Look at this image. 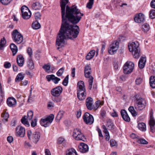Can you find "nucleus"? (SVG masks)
Instances as JSON below:
<instances>
[{"instance_id": "f257e3e1", "label": "nucleus", "mask_w": 155, "mask_h": 155, "mask_svg": "<svg viewBox=\"0 0 155 155\" xmlns=\"http://www.w3.org/2000/svg\"><path fill=\"white\" fill-rule=\"evenodd\" d=\"M68 0H60V6L61 10L62 23L60 29L56 40V45L61 47L64 44V39H71L76 38L79 33V29L77 25L70 24V22L73 24H76L80 21L84 14L81 13L76 6L71 7L66 6V15L65 8Z\"/></svg>"}, {"instance_id": "f03ea898", "label": "nucleus", "mask_w": 155, "mask_h": 155, "mask_svg": "<svg viewBox=\"0 0 155 155\" xmlns=\"http://www.w3.org/2000/svg\"><path fill=\"white\" fill-rule=\"evenodd\" d=\"M139 45V44L137 41L129 43L128 45L129 51L132 52L134 57L135 58H138L140 56Z\"/></svg>"}, {"instance_id": "7ed1b4c3", "label": "nucleus", "mask_w": 155, "mask_h": 155, "mask_svg": "<svg viewBox=\"0 0 155 155\" xmlns=\"http://www.w3.org/2000/svg\"><path fill=\"white\" fill-rule=\"evenodd\" d=\"M85 88L83 81H80L78 83L77 91V97L80 100L85 99L86 95L85 94Z\"/></svg>"}, {"instance_id": "20e7f679", "label": "nucleus", "mask_w": 155, "mask_h": 155, "mask_svg": "<svg viewBox=\"0 0 155 155\" xmlns=\"http://www.w3.org/2000/svg\"><path fill=\"white\" fill-rule=\"evenodd\" d=\"M134 102L135 108L140 110H143L146 106V101L145 99L141 97L137 98Z\"/></svg>"}, {"instance_id": "39448f33", "label": "nucleus", "mask_w": 155, "mask_h": 155, "mask_svg": "<svg viewBox=\"0 0 155 155\" xmlns=\"http://www.w3.org/2000/svg\"><path fill=\"white\" fill-rule=\"evenodd\" d=\"M12 35L13 41L16 44H20L23 41V36L18 30L15 29L12 32Z\"/></svg>"}, {"instance_id": "423d86ee", "label": "nucleus", "mask_w": 155, "mask_h": 155, "mask_svg": "<svg viewBox=\"0 0 155 155\" xmlns=\"http://www.w3.org/2000/svg\"><path fill=\"white\" fill-rule=\"evenodd\" d=\"M54 118L53 114H51L45 118H42L40 120V123L41 125L45 127L49 126L53 121Z\"/></svg>"}, {"instance_id": "0eeeda50", "label": "nucleus", "mask_w": 155, "mask_h": 155, "mask_svg": "<svg viewBox=\"0 0 155 155\" xmlns=\"http://www.w3.org/2000/svg\"><path fill=\"white\" fill-rule=\"evenodd\" d=\"M73 136L76 140L85 141L86 138L84 134L81 133V130L79 128L75 129L73 131Z\"/></svg>"}, {"instance_id": "6e6552de", "label": "nucleus", "mask_w": 155, "mask_h": 155, "mask_svg": "<svg viewBox=\"0 0 155 155\" xmlns=\"http://www.w3.org/2000/svg\"><path fill=\"white\" fill-rule=\"evenodd\" d=\"M134 68V63L130 61H127L123 67L124 72V74H128L132 72Z\"/></svg>"}, {"instance_id": "1a4fd4ad", "label": "nucleus", "mask_w": 155, "mask_h": 155, "mask_svg": "<svg viewBox=\"0 0 155 155\" xmlns=\"http://www.w3.org/2000/svg\"><path fill=\"white\" fill-rule=\"evenodd\" d=\"M83 118L84 121L87 124H91L94 121L93 116L88 113H86L83 115Z\"/></svg>"}, {"instance_id": "9d476101", "label": "nucleus", "mask_w": 155, "mask_h": 155, "mask_svg": "<svg viewBox=\"0 0 155 155\" xmlns=\"http://www.w3.org/2000/svg\"><path fill=\"white\" fill-rule=\"evenodd\" d=\"M119 45V43L117 41H115V43H112L108 49L109 53L110 54H114L118 48Z\"/></svg>"}, {"instance_id": "9b49d317", "label": "nucleus", "mask_w": 155, "mask_h": 155, "mask_svg": "<svg viewBox=\"0 0 155 155\" xmlns=\"http://www.w3.org/2000/svg\"><path fill=\"white\" fill-rule=\"evenodd\" d=\"M62 87L61 86H58L52 89L51 91V93L54 97H58L62 93Z\"/></svg>"}, {"instance_id": "f8f14e48", "label": "nucleus", "mask_w": 155, "mask_h": 155, "mask_svg": "<svg viewBox=\"0 0 155 155\" xmlns=\"http://www.w3.org/2000/svg\"><path fill=\"white\" fill-rule=\"evenodd\" d=\"M144 19V15L142 13L136 14L134 18L135 21L137 23L143 22Z\"/></svg>"}, {"instance_id": "ddd939ff", "label": "nucleus", "mask_w": 155, "mask_h": 155, "mask_svg": "<svg viewBox=\"0 0 155 155\" xmlns=\"http://www.w3.org/2000/svg\"><path fill=\"white\" fill-rule=\"evenodd\" d=\"M93 99L92 98L89 97L86 99V106L89 110H91L93 109Z\"/></svg>"}, {"instance_id": "4468645a", "label": "nucleus", "mask_w": 155, "mask_h": 155, "mask_svg": "<svg viewBox=\"0 0 155 155\" xmlns=\"http://www.w3.org/2000/svg\"><path fill=\"white\" fill-rule=\"evenodd\" d=\"M16 130H18L17 131V136L23 137L25 134V128L21 126H18L16 128Z\"/></svg>"}, {"instance_id": "2eb2a0df", "label": "nucleus", "mask_w": 155, "mask_h": 155, "mask_svg": "<svg viewBox=\"0 0 155 155\" xmlns=\"http://www.w3.org/2000/svg\"><path fill=\"white\" fill-rule=\"evenodd\" d=\"M78 147L81 152L85 153L88 151L89 147L88 146L84 143H81Z\"/></svg>"}, {"instance_id": "dca6fc26", "label": "nucleus", "mask_w": 155, "mask_h": 155, "mask_svg": "<svg viewBox=\"0 0 155 155\" xmlns=\"http://www.w3.org/2000/svg\"><path fill=\"white\" fill-rule=\"evenodd\" d=\"M41 136L40 133L38 132H35L33 133L32 140L35 143H37L39 140Z\"/></svg>"}, {"instance_id": "f3484780", "label": "nucleus", "mask_w": 155, "mask_h": 155, "mask_svg": "<svg viewBox=\"0 0 155 155\" xmlns=\"http://www.w3.org/2000/svg\"><path fill=\"white\" fill-rule=\"evenodd\" d=\"M7 103L9 107H13L16 104V101L14 98L10 97L7 99Z\"/></svg>"}, {"instance_id": "a211bd4d", "label": "nucleus", "mask_w": 155, "mask_h": 155, "mask_svg": "<svg viewBox=\"0 0 155 155\" xmlns=\"http://www.w3.org/2000/svg\"><path fill=\"white\" fill-rule=\"evenodd\" d=\"M121 115L123 119L126 121L129 122L130 118L126 111L125 110H122L120 111Z\"/></svg>"}, {"instance_id": "6ab92c4d", "label": "nucleus", "mask_w": 155, "mask_h": 155, "mask_svg": "<svg viewBox=\"0 0 155 155\" xmlns=\"http://www.w3.org/2000/svg\"><path fill=\"white\" fill-rule=\"evenodd\" d=\"M17 62L18 65L20 67H22L23 66L24 59L22 55L21 54H18L17 55Z\"/></svg>"}, {"instance_id": "aec40b11", "label": "nucleus", "mask_w": 155, "mask_h": 155, "mask_svg": "<svg viewBox=\"0 0 155 155\" xmlns=\"http://www.w3.org/2000/svg\"><path fill=\"white\" fill-rule=\"evenodd\" d=\"M146 61V59L145 57H141L140 59L138 62L139 67L140 68H143L145 66Z\"/></svg>"}, {"instance_id": "412c9836", "label": "nucleus", "mask_w": 155, "mask_h": 155, "mask_svg": "<svg viewBox=\"0 0 155 155\" xmlns=\"http://www.w3.org/2000/svg\"><path fill=\"white\" fill-rule=\"evenodd\" d=\"M10 48L12 52L13 55L15 56L16 54L18 51L17 47L15 44L12 43L10 45Z\"/></svg>"}, {"instance_id": "4be33fe9", "label": "nucleus", "mask_w": 155, "mask_h": 155, "mask_svg": "<svg viewBox=\"0 0 155 155\" xmlns=\"http://www.w3.org/2000/svg\"><path fill=\"white\" fill-rule=\"evenodd\" d=\"M31 7L33 10H38L41 9V5L39 2H36L32 4Z\"/></svg>"}, {"instance_id": "5701e85b", "label": "nucleus", "mask_w": 155, "mask_h": 155, "mask_svg": "<svg viewBox=\"0 0 155 155\" xmlns=\"http://www.w3.org/2000/svg\"><path fill=\"white\" fill-rule=\"evenodd\" d=\"M102 127L103 129L104 132L105 134V139L107 141H108L110 140V137L107 129L104 125L102 126Z\"/></svg>"}, {"instance_id": "b1692460", "label": "nucleus", "mask_w": 155, "mask_h": 155, "mask_svg": "<svg viewBox=\"0 0 155 155\" xmlns=\"http://www.w3.org/2000/svg\"><path fill=\"white\" fill-rule=\"evenodd\" d=\"M149 80L150 86L153 88H155V76H151Z\"/></svg>"}, {"instance_id": "393cba45", "label": "nucleus", "mask_w": 155, "mask_h": 155, "mask_svg": "<svg viewBox=\"0 0 155 155\" xmlns=\"http://www.w3.org/2000/svg\"><path fill=\"white\" fill-rule=\"evenodd\" d=\"M26 117V116H24L21 119V121L22 124L25 126L28 127L30 126V124L27 119Z\"/></svg>"}, {"instance_id": "a878e982", "label": "nucleus", "mask_w": 155, "mask_h": 155, "mask_svg": "<svg viewBox=\"0 0 155 155\" xmlns=\"http://www.w3.org/2000/svg\"><path fill=\"white\" fill-rule=\"evenodd\" d=\"M25 77V74L21 72L19 73L15 79V82H19L22 80Z\"/></svg>"}, {"instance_id": "bb28decb", "label": "nucleus", "mask_w": 155, "mask_h": 155, "mask_svg": "<svg viewBox=\"0 0 155 155\" xmlns=\"http://www.w3.org/2000/svg\"><path fill=\"white\" fill-rule=\"evenodd\" d=\"M41 27V25L38 21H36L33 22L32 24V27L33 29H38L40 28Z\"/></svg>"}, {"instance_id": "cd10ccee", "label": "nucleus", "mask_w": 155, "mask_h": 155, "mask_svg": "<svg viewBox=\"0 0 155 155\" xmlns=\"http://www.w3.org/2000/svg\"><path fill=\"white\" fill-rule=\"evenodd\" d=\"M64 111L63 110H60L58 113L55 119L57 121H59L63 117Z\"/></svg>"}, {"instance_id": "c85d7f7f", "label": "nucleus", "mask_w": 155, "mask_h": 155, "mask_svg": "<svg viewBox=\"0 0 155 155\" xmlns=\"http://www.w3.org/2000/svg\"><path fill=\"white\" fill-rule=\"evenodd\" d=\"M106 126L109 130H112L114 128V125L110 120H108L107 121Z\"/></svg>"}, {"instance_id": "c756f323", "label": "nucleus", "mask_w": 155, "mask_h": 155, "mask_svg": "<svg viewBox=\"0 0 155 155\" xmlns=\"http://www.w3.org/2000/svg\"><path fill=\"white\" fill-rule=\"evenodd\" d=\"M28 66L30 69H33L34 68V65L31 58H30L27 62Z\"/></svg>"}, {"instance_id": "7c9ffc66", "label": "nucleus", "mask_w": 155, "mask_h": 155, "mask_svg": "<svg viewBox=\"0 0 155 155\" xmlns=\"http://www.w3.org/2000/svg\"><path fill=\"white\" fill-rule=\"evenodd\" d=\"M66 155H78V154L75 149L71 148L68 150Z\"/></svg>"}, {"instance_id": "2f4dec72", "label": "nucleus", "mask_w": 155, "mask_h": 155, "mask_svg": "<svg viewBox=\"0 0 155 155\" xmlns=\"http://www.w3.org/2000/svg\"><path fill=\"white\" fill-rule=\"evenodd\" d=\"M138 127L139 129L142 131L146 130V125L144 123H141L138 124Z\"/></svg>"}, {"instance_id": "473e14b6", "label": "nucleus", "mask_w": 155, "mask_h": 155, "mask_svg": "<svg viewBox=\"0 0 155 155\" xmlns=\"http://www.w3.org/2000/svg\"><path fill=\"white\" fill-rule=\"evenodd\" d=\"M21 14L23 13H27L31 12L28 8L26 6L24 5L21 8Z\"/></svg>"}, {"instance_id": "72a5a7b5", "label": "nucleus", "mask_w": 155, "mask_h": 155, "mask_svg": "<svg viewBox=\"0 0 155 155\" xmlns=\"http://www.w3.org/2000/svg\"><path fill=\"white\" fill-rule=\"evenodd\" d=\"M136 141L138 143L141 144H147L148 143L147 141L142 138H137Z\"/></svg>"}, {"instance_id": "f704fd0d", "label": "nucleus", "mask_w": 155, "mask_h": 155, "mask_svg": "<svg viewBox=\"0 0 155 155\" xmlns=\"http://www.w3.org/2000/svg\"><path fill=\"white\" fill-rule=\"evenodd\" d=\"M128 110L133 116H135L137 115V113L134 109L133 106L130 107L128 108Z\"/></svg>"}, {"instance_id": "c9c22d12", "label": "nucleus", "mask_w": 155, "mask_h": 155, "mask_svg": "<svg viewBox=\"0 0 155 155\" xmlns=\"http://www.w3.org/2000/svg\"><path fill=\"white\" fill-rule=\"evenodd\" d=\"M22 17L25 19H28L31 16V12L27 13H26L22 14Z\"/></svg>"}, {"instance_id": "e433bc0d", "label": "nucleus", "mask_w": 155, "mask_h": 155, "mask_svg": "<svg viewBox=\"0 0 155 155\" xmlns=\"http://www.w3.org/2000/svg\"><path fill=\"white\" fill-rule=\"evenodd\" d=\"M6 43V41L5 38H2L0 41V50H2L4 45Z\"/></svg>"}, {"instance_id": "4c0bfd02", "label": "nucleus", "mask_w": 155, "mask_h": 155, "mask_svg": "<svg viewBox=\"0 0 155 155\" xmlns=\"http://www.w3.org/2000/svg\"><path fill=\"white\" fill-rule=\"evenodd\" d=\"M142 29L143 31L145 32H147L150 29V26L147 23L144 24L143 25Z\"/></svg>"}, {"instance_id": "58836bf2", "label": "nucleus", "mask_w": 155, "mask_h": 155, "mask_svg": "<svg viewBox=\"0 0 155 155\" xmlns=\"http://www.w3.org/2000/svg\"><path fill=\"white\" fill-rule=\"evenodd\" d=\"M95 107H93V109L97 110L100 105H102L103 104V103H102L100 101H98L95 102Z\"/></svg>"}, {"instance_id": "ea45409f", "label": "nucleus", "mask_w": 155, "mask_h": 155, "mask_svg": "<svg viewBox=\"0 0 155 155\" xmlns=\"http://www.w3.org/2000/svg\"><path fill=\"white\" fill-rule=\"evenodd\" d=\"M149 17L151 19L155 18V10H151L150 12Z\"/></svg>"}, {"instance_id": "a19ab883", "label": "nucleus", "mask_w": 155, "mask_h": 155, "mask_svg": "<svg viewBox=\"0 0 155 155\" xmlns=\"http://www.w3.org/2000/svg\"><path fill=\"white\" fill-rule=\"evenodd\" d=\"M150 126L155 125V121L154 120L152 116H150V118L149 120Z\"/></svg>"}, {"instance_id": "79ce46f5", "label": "nucleus", "mask_w": 155, "mask_h": 155, "mask_svg": "<svg viewBox=\"0 0 155 155\" xmlns=\"http://www.w3.org/2000/svg\"><path fill=\"white\" fill-rule=\"evenodd\" d=\"M37 120V118L36 117L35 118L34 120H31V124L32 127H35L36 126Z\"/></svg>"}, {"instance_id": "37998d69", "label": "nucleus", "mask_w": 155, "mask_h": 155, "mask_svg": "<svg viewBox=\"0 0 155 155\" xmlns=\"http://www.w3.org/2000/svg\"><path fill=\"white\" fill-rule=\"evenodd\" d=\"M64 67H62L61 68H60L57 72L56 74L58 76H61L62 74H63L64 71Z\"/></svg>"}, {"instance_id": "c03bdc74", "label": "nucleus", "mask_w": 155, "mask_h": 155, "mask_svg": "<svg viewBox=\"0 0 155 155\" xmlns=\"http://www.w3.org/2000/svg\"><path fill=\"white\" fill-rule=\"evenodd\" d=\"M33 115V112L32 111H30L27 113V117L29 120H31Z\"/></svg>"}, {"instance_id": "a18cd8bd", "label": "nucleus", "mask_w": 155, "mask_h": 155, "mask_svg": "<svg viewBox=\"0 0 155 155\" xmlns=\"http://www.w3.org/2000/svg\"><path fill=\"white\" fill-rule=\"evenodd\" d=\"M94 0H89V2L87 4V7L89 9H91L93 4Z\"/></svg>"}, {"instance_id": "49530a36", "label": "nucleus", "mask_w": 155, "mask_h": 155, "mask_svg": "<svg viewBox=\"0 0 155 155\" xmlns=\"http://www.w3.org/2000/svg\"><path fill=\"white\" fill-rule=\"evenodd\" d=\"M35 17L36 21H38V20L41 19V15L39 12H37L35 13Z\"/></svg>"}, {"instance_id": "de8ad7c7", "label": "nucleus", "mask_w": 155, "mask_h": 155, "mask_svg": "<svg viewBox=\"0 0 155 155\" xmlns=\"http://www.w3.org/2000/svg\"><path fill=\"white\" fill-rule=\"evenodd\" d=\"M68 77L69 75H67L63 81L62 84L65 86H66L68 85Z\"/></svg>"}, {"instance_id": "09e8293b", "label": "nucleus", "mask_w": 155, "mask_h": 155, "mask_svg": "<svg viewBox=\"0 0 155 155\" xmlns=\"http://www.w3.org/2000/svg\"><path fill=\"white\" fill-rule=\"evenodd\" d=\"M27 52L30 58H31L33 53L32 48L30 47L28 48L27 49Z\"/></svg>"}, {"instance_id": "8fccbe9b", "label": "nucleus", "mask_w": 155, "mask_h": 155, "mask_svg": "<svg viewBox=\"0 0 155 155\" xmlns=\"http://www.w3.org/2000/svg\"><path fill=\"white\" fill-rule=\"evenodd\" d=\"M2 117L6 121L8 120L9 117V114L8 113L5 112L3 113L2 115Z\"/></svg>"}, {"instance_id": "3c124183", "label": "nucleus", "mask_w": 155, "mask_h": 155, "mask_svg": "<svg viewBox=\"0 0 155 155\" xmlns=\"http://www.w3.org/2000/svg\"><path fill=\"white\" fill-rule=\"evenodd\" d=\"M93 79H94V78L93 77H91V78L90 79H89V81H88L89 83V89L90 90H91V89L92 88Z\"/></svg>"}, {"instance_id": "603ef678", "label": "nucleus", "mask_w": 155, "mask_h": 155, "mask_svg": "<svg viewBox=\"0 0 155 155\" xmlns=\"http://www.w3.org/2000/svg\"><path fill=\"white\" fill-rule=\"evenodd\" d=\"M91 71H87L86 72H84V75L85 77L86 78H89L90 79L91 78V77H93L91 75Z\"/></svg>"}, {"instance_id": "864d4df0", "label": "nucleus", "mask_w": 155, "mask_h": 155, "mask_svg": "<svg viewBox=\"0 0 155 155\" xmlns=\"http://www.w3.org/2000/svg\"><path fill=\"white\" fill-rule=\"evenodd\" d=\"M12 0H0V2L3 4L7 5Z\"/></svg>"}, {"instance_id": "5fc2aeb1", "label": "nucleus", "mask_w": 155, "mask_h": 155, "mask_svg": "<svg viewBox=\"0 0 155 155\" xmlns=\"http://www.w3.org/2000/svg\"><path fill=\"white\" fill-rule=\"evenodd\" d=\"M60 80L61 79L60 78L55 77L54 75V77H53L52 81L55 84H56L58 83V81Z\"/></svg>"}, {"instance_id": "6e6d98bb", "label": "nucleus", "mask_w": 155, "mask_h": 155, "mask_svg": "<svg viewBox=\"0 0 155 155\" xmlns=\"http://www.w3.org/2000/svg\"><path fill=\"white\" fill-rule=\"evenodd\" d=\"M32 133L31 131L30 130H29L27 131V136L28 138L30 140H32Z\"/></svg>"}, {"instance_id": "4d7b16f0", "label": "nucleus", "mask_w": 155, "mask_h": 155, "mask_svg": "<svg viewBox=\"0 0 155 155\" xmlns=\"http://www.w3.org/2000/svg\"><path fill=\"white\" fill-rule=\"evenodd\" d=\"M43 68L46 71H48L50 70L51 66L48 64H45L43 67Z\"/></svg>"}, {"instance_id": "13d9d810", "label": "nucleus", "mask_w": 155, "mask_h": 155, "mask_svg": "<svg viewBox=\"0 0 155 155\" xmlns=\"http://www.w3.org/2000/svg\"><path fill=\"white\" fill-rule=\"evenodd\" d=\"M110 145L111 147H113L117 145V142L115 140L111 139L110 141Z\"/></svg>"}, {"instance_id": "bf43d9fd", "label": "nucleus", "mask_w": 155, "mask_h": 155, "mask_svg": "<svg viewBox=\"0 0 155 155\" xmlns=\"http://www.w3.org/2000/svg\"><path fill=\"white\" fill-rule=\"evenodd\" d=\"M87 71H91V67L88 65H86L84 68V71L86 72Z\"/></svg>"}, {"instance_id": "052dcab7", "label": "nucleus", "mask_w": 155, "mask_h": 155, "mask_svg": "<svg viewBox=\"0 0 155 155\" xmlns=\"http://www.w3.org/2000/svg\"><path fill=\"white\" fill-rule=\"evenodd\" d=\"M53 77H54V75H48L46 76V78L48 81H50L51 80H52Z\"/></svg>"}, {"instance_id": "680f3d73", "label": "nucleus", "mask_w": 155, "mask_h": 155, "mask_svg": "<svg viewBox=\"0 0 155 155\" xmlns=\"http://www.w3.org/2000/svg\"><path fill=\"white\" fill-rule=\"evenodd\" d=\"M142 81V79L141 78H137L135 81L136 84L137 85H139L141 84Z\"/></svg>"}, {"instance_id": "e2e57ef3", "label": "nucleus", "mask_w": 155, "mask_h": 155, "mask_svg": "<svg viewBox=\"0 0 155 155\" xmlns=\"http://www.w3.org/2000/svg\"><path fill=\"white\" fill-rule=\"evenodd\" d=\"M34 97H33L31 96V93L29 96L28 97V102H31L34 101Z\"/></svg>"}, {"instance_id": "0e129e2a", "label": "nucleus", "mask_w": 155, "mask_h": 155, "mask_svg": "<svg viewBox=\"0 0 155 155\" xmlns=\"http://www.w3.org/2000/svg\"><path fill=\"white\" fill-rule=\"evenodd\" d=\"M54 97L52 98V100L54 102H59L61 101V98L59 97Z\"/></svg>"}, {"instance_id": "69168bd1", "label": "nucleus", "mask_w": 155, "mask_h": 155, "mask_svg": "<svg viewBox=\"0 0 155 155\" xmlns=\"http://www.w3.org/2000/svg\"><path fill=\"white\" fill-rule=\"evenodd\" d=\"M11 66L10 63L8 62H5L4 64V66L6 68H9Z\"/></svg>"}, {"instance_id": "338daca9", "label": "nucleus", "mask_w": 155, "mask_h": 155, "mask_svg": "<svg viewBox=\"0 0 155 155\" xmlns=\"http://www.w3.org/2000/svg\"><path fill=\"white\" fill-rule=\"evenodd\" d=\"M13 137L11 136H9L7 137V140L8 142L10 143H11L13 141Z\"/></svg>"}, {"instance_id": "774afa93", "label": "nucleus", "mask_w": 155, "mask_h": 155, "mask_svg": "<svg viewBox=\"0 0 155 155\" xmlns=\"http://www.w3.org/2000/svg\"><path fill=\"white\" fill-rule=\"evenodd\" d=\"M151 7L153 8H155V0H152L150 3Z\"/></svg>"}]
</instances>
